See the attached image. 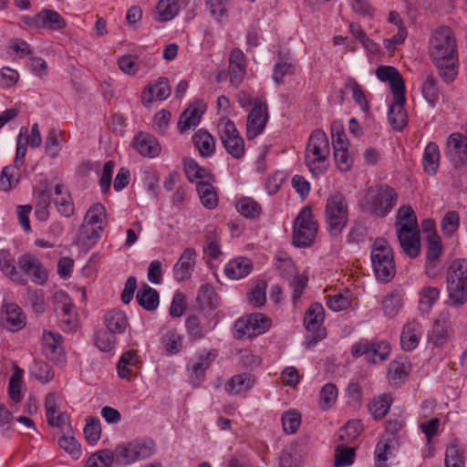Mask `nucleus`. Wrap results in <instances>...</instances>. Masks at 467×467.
Segmentation results:
<instances>
[{"label": "nucleus", "mask_w": 467, "mask_h": 467, "mask_svg": "<svg viewBox=\"0 0 467 467\" xmlns=\"http://www.w3.org/2000/svg\"><path fill=\"white\" fill-rule=\"evenodd\" d=\"M115 336V334L110 333L108 329L99 330L95 335V344L101 351L108 352L116 344Z\"/></svg>", "instance_id": "62"}, {"label": "nucleus", "mask_w": 467, "mask_h": 467, "mask_svg": "<svg viewBox=\"0 0 467 467\" xmlns=\"http://www.w3.org/2000/svg\"><path fill=\"white\" fill-rule=\"evenodd\" d=\"M271 325V319L265 314L253 313L235 321V336L237 338L255 337L265 333Z\"/></svg>", "instance_id": "11"}, {"label": "nucleus", "mask_w": 467, "mask_h": 467, "mask_svg": "<svg viewBox=\"0 0 467 467\" xmlns=\"http://www.w3.org/2000/svg\"><path fill=\"white\" fill-rule=\"evenodd\" d=\"M28 26L37 29H64L67 26L65 19L55 10L43 9L29 18Z\"/></svg>", "instance_id": "18"}, {"label": "nucleus", "mask_w": 467, "mask_h": 467, "mask_svg": "<svg viewBox=\"0 0 467 467\" xmlns=\"http://www.w3.org/2000/svg\"><path fill=\"white\" fill-rule=\"evenodd\" d=\"M400 245L405 254L416 258L420 252V240L419 229H397Z\"/></svg>", "instance_id": "21"}, {"label": "nucleus", "mask_w": 467, "mask_h": 467, "mask_svg": "<svg viewBox=\"0 0 467 467\" xmlns=\"http://www.w3.org/2000/svg\"><path fill=\"white\" fill-rule=\"evenodd\" d=\"M408 375L406 365L400 361H391L388 367L389 379L395 385L403 382Z\"/></svg>", "instance_id": "59"}, {"label": "nucleus", "mask_w": 467, "mask_h": 467, "mask_svg": "<svg viewBox=\"0 0 467 467\" xmlns=\"http://www.w3.org/2000/svg\"><path fill=\"white\" fill-rule=\"evenodd\" d=\"M348 205L345 196L338 192L328 196L325 207V220L330 235L337 236L347 226Z\"/></svg>", "instance_id": "6"}, {"label": "nucleus", "mask_w": 467, "mask_h": 467, "mask_svg": "<svg viewBox=\"0 0 467 467\" xmlns=\"http://www.w3.org/2000/svg\"><path fill=\"white\" fill-rule=\"evenodd\" d=\"M202 110L196 106H191L185 109L180 117L178 129L181 132H185L192 128L196 127L199 122Z\"/></svg>", "instance_id": "43"}, {"label": "nucleus", "mask_w": 467, "mask_h": 467, "mask_svg": "<svg viewBox=\"0 0 467 467\" xmlns=\"http://www.w3.org/2000/svg\"><path fill=\"white\" fill-rule=\"evenodd\" d=\"M330 145L327 134L322 130H315L306 149L305 162L315 176L323 174L327 169Z\"/></svg>", "instance_id": "2"}, {"label": "nucleus", "mask_w": 467, "mask_h": 467, "mask_svg": "<svg viewBox=\"0 0 467 467\" xmlns=\"http://www.w3.org/2000/svg\"><path fill=\"white\" fill-rule=\"evenodd\" d=\"M429 52L441 79L452 82L458 75L457 44L452 31H433Z\"/></svg>", "instance_id": "1"}, {"label": "nucleus", "mask_w": 467, "mask_h": 467, "mask_svg": "<svg viewBox=\"0 0 467 467\" xmlns=\"http://www.w3.org/2000/svg\"><path fill=\"white\" fill-rule=\"evenodd\" d=\"M351 353L354 357H364L371 363L382 362L390 353V345L387 341L370 343L368 340H361L352 346Z\"/></svg>", "instance_id": "13"}, {"label": "nucleus", "mask_w": 467, "mask_h": 467, "mask_svg": "<svg viewBox=\"0 0 467 467\" xmlns=\"http://www.w3.org/2000/svg\"><path fill=\"white\" fill-rule=\"evenodd\" d=\"M184 171L187 179L192 182L213 181L212 174L192 159L184 161Z\"/></svg>", "instance_id": "37"}, {"label": "nucleus", "mask_w": 467, "mask_h": 467, "mask_svg": "<svg viewBox=\"0 0 467 467\" xmlns=\"http://www.w3.org/2000/svg\"><path fill=\"white\" fill-rule=\"evenodd\" d=\"M377 78L382 82H389L394 95L405 93V84L397 68L391 66H380L376 70Z\"/></svg>", "instance_id": "26"}, {"label": "nucleus", "mask_w": 467, "mask_h": 467, "mask_svg": "<svg viewBox=\"0 0 467 467\" xmlns=\"http://www.w3.org/2000/svg\"><path fill=\"white\" fill-rule=\"evenodd\" d=\"M459 224V214L456 212H448L441 223L443 234L451 237L458 230Z\"/></svg>", "instance_id": "63"}, {"label": "nucleus", "mask_w": 467, "mask_h": 467, "mask_svg": "<svg viewBox=\"0 0 467 467\" xmlns=\"http://www.w3.org/2000/svg\"><path fill=\"white\" fill-rule=\"evenodd\" d=\"M448 304L459 307L467 302V260H454L447 271Z\"/></svg>", "instance_id": "4"}, {"label": "nucleus", "mask_w": 467, "mask_h": 467, "mask_svg": "<svg viewBox=\"0 0 467 467\" xmlns=\"http://www.w3.org/2000/svg\"><path fill=\"white\" fill-rule=\"evenodd\" d=\"M331 131L334 151H337V150H348L349 142L344 132L343 127L338 123H333L331 125Z\"/></svg>", "instance_id": "60"}, {"label": "nucleus", "mask_w": 467, "mask_h": 467, "mask_svg": "<svg viewBox=\"0 0 467 467\" xmlns=\"http://www.w3.org/2000/svg\"><path fill=\"white\" fill-rule=\"evenodd\" d=\"M2 272L13 282L18 285H25L26 277L18 270L15 258L7 252L2 251Z\"/></svg>", "instance_id": "35"}, {"label": "nucleus", "mask_w": 467, "mask_h": 467, "mask_svg": "<svg viewBox=\"0 0 467 467\" xmlns=\"http://www.w3.org/2000/svg\"><path fill=\"white\" fill-rule=\"evenodd\" d=\"M54 203L57 212L65 217L73 215L75 209L67 187L57 183L54 188Z\"/></svg>", "instance_id": "29"}, {"label": "nucleus", "mask_w": 467, "mask_h": 467, "mask_svg": "<svg viewBox=\"0 0 467 467\" xmlns=\"http://www.w3.org/2000/svg\"><path fill=\"white\" fill-rule=\"evenodd\" d=\"M441 290L435 286H424L420 292L419 308L422 313H428L439 299Z\"/></svg>", "instance_id": "45"}, {"label": "nucleus", "mask_w": 467, "mask_h": 467, "mask_svg": "<svg viewBox=\"0 0 467 467\" xmlns=\"http://www.w3.org/2000/svg\"><path fill=\"white\" fill-rule=\"evenodd\" d=\"M391 398L387 395L375 397L368 404V410L375 420L384 418L389 410Z\"/></svg>", "instance_id": "46"}, {"label": "nucleus", "mask_w": 467, "mask_h": 467, "mask_svg": "<svg viewBox=\"0 0 467 467\" xmlns=\"http://www.w3.org/2000/svg\"><path fill=\"white\" fill-rule=\"evenodd\" d=\"M132 147L143 157L155 158L161 148L157 139L150 133L140 131L132 140Z\"/></svg>", "instance_id": "20"}, {"label": "nucleus", "mask_w": 467, "mask_h": 467, "mask_svg": "<svg viewBox=\"0 0 467 467\" xmlns=\"http://www.w3.org/2000/svg\"><path fill=\"white\" fill-rule=\"evenodd\" d=\"M237 212L249 219L259 217L262 213L260 204L250 197H243L236 202Z\"/></svg>", "instance_id": "47"}, {"label": "nucleus", "mask_w": 467, "mask_h": 467, "mask_svg": "<svg viewBox=\"0 0 467 467\" xmlns=\"http://www.w3.org/2000/svg\"><path fill=\"white\" fill-rule=\"evenodd\" d=\"M58 445L61 449L69 453L74 459H78L81 455L80 445L71 433L62 434L58 440Z\"/></svg>", "instance_id": "57"}, {"label": "nucleus", "mask_w": 467, "mask_h": 467, "mask_svg": "<svg viewBox=\"0 0 467 467\" xmlns=\"http://www.w3.org/2000/svg\"><path fill=\"white\" fill-rule=\"evenodd\" d=\"M196 300L201 308H213L216 300L213 287L208 284L202 285L198 291Z\"/></svg>", "instance_id": "56"}, {"label": "nucleus", "mask_w": 467, "mask_h": 467, "mask_svg": "<svg viewBox=\"0 0 467 467\" xmlns=\"http://www.w3.org/2000/svg\"><path fill=\"white\" fill-rule=\"evenodd\" d=\"M393 441L389 438L379 440L375 449V466L376 467H388L387 460L388 454L391 450Z\"/></svg>", "instance_id": "55"}, {"label": "nucleus", "mask_w": 467, "mask_h": 467, "mask_svg": "<svg viewBox=\"0 0 467 467\" xmlns=\"http://www.w3.org/2000/svg\"><path fill=\"white\" fill-rule=\"evenodd\" d=\"M192 141L202 157H210L215 150V140L206 130H199L192 136Z\"/></svg>", "instance_id": "36"}, {"label": "nucleus", "mask_w": 467, "mask_h": 467, "mask_svg": "<svg viewBox=\"0 0 467 467\" xmlns=\"http://www.w3.org/2000/svg\"><path fill=\"white\" fill-rule=\"evenodd\" d=\"M228 73L232 86L238 88L246 73L245 56L240 48H234L229 55Z\"/></svg>", "instance_id": "19"}, {"label": "nucleus", "mask_w": 467, "mask_h": 467, "mask_svg": "<svg viewBox=\"0 0 467 467\" xmlns=\"http://www.w3.org/2000/svg\"><path fill=\"white\" fill-rule=\"evenodd\" d=\"M182 8L181 0H159L156 5L155 18L161 22L172 20Z\"/></svg>", "instance_id": "32"}, {"label": "nucleus", "mask_w": 467, "mask_h": 467, "mask_svg": "<svg viewBox=\"0 0 467 467\" xmlns=\"http://www.w3.org/2000/svg\"><path fill=\"white\" fill-rule=\"evenodd\" d=\"M317 223L314 220L310 206H305L296 216L293 228V244L296 247H309L317 234Z\"/></svg>", "instance_id": "8"}, {"label": "nucleus", "mask_w": 467, "mask_h": 467, "mask_svg": "<svg viewBox=\"0 0 467 467\" xmlns=\"http://www.w3.org/2000/svg\"><path fill=\"white\" fill-rule=\"evenodd\" d=\"M253 263L247 257H237L227 263L224 273L227 277L238 280L247 276L253 270Z\"/></svg>", "instance_id": "31"}, {"label": "nucleus", "mask_w": 467, "mask_h": 467, "mask_svg": "<svg viewBox=\"0 0 467 467\" xmlns=\"http://www.w3.org/2000/svg\"><path fill=\"white\" fill-rule=\"evenodd\" d=\"M218 135L226 152L235 160L245 154L244 140L235 124L229 119H221L217 125Z\"/></svg>", "instance_id": "9"}, {"label": "nucleus", "mask_w": 467, "mask_h": 467, "mask_svg": "<svg viewBox=\"0 0 467 467\" xmlns=\"http://www.w3.org/2000/svg\"><path fill=\"white\" fill-rule=\"evenodd\" d=\"M62 133L57 130H50L46 138L45 149L47 154L51 158H57L61 150L60 137Z\"/></svg>", "instance_id": "58"}, {"label": "nucleus", "mask_w": 467, "mask_h": 467, "mask_svg": "<svg viewBox=\"0 0 467 467\" xmlns=\"http://www.w3.org/2000/svg\"><path fill=\"white\" fill-rule=\"evenodd\" d=\"M156 445L152 439L142 438L121 443L115 449L116 462L129 465L137 461L145 460L154 454Z\"/></svg>", "instance_id": "7"}, {"label": "nucleus", "mask_w": 467, "mask_h": 467, "mask_svg": "<svg viewBox=\"0 0 467 467\" xmlns=\"http://www.w3.org/2000/svg\"><path fill=\"white\" fill-rule=\"evenodd\" d=\"M103 323L106 328L112 334L121 335L130 327L126 313L119 309H111L105 313Z\"/></svg>", "instance_id": "28"}, {"label": "nucleus", "mask_w": 467, "mask_h": 467, "mask_svg": "<svg viewBox=\"0 0 467 467\" xmlns=\"http://www.w3.org/2000/svg\"><path fill=\"white\" fill-rule=\"evenodd\" d=\"M196 260V251L193 248H186L173 266V275L178 282L190 279Z\"/></svg>", "instance_id": "23"}, {"label": "nucleus", "mask_w": 467, "mask_h": 467, "mask_svg": "<svg viewBox=\"0 0 467 467\" xmlns=\"http://www.w3.org/2000/svg\"><path fill=\"white\" fill-rule=\"evenodd\" d=\"M216 357L217 351L214 349H203L196 354L194 358L187 365L191 384L196 387L204 380L205 371L210 368Z\"/></svg>", "instance_id": "15"}, {"label": "nucleus", "mask_w": 467, "mask_h": 467, "mask_svg": "<svg viewBox=\"0 0 467 467\" xmlns=\"http://www.w3.org/2000/svg\"><path fill=\"white\" fill-rule=\"evenodd\" d=\"M171 95V88L166 78H160L153 84L148 85L141 92V101L149 107L154 100H164Z\"/></svg>", "instance_id": "22"}, {"label": "nucleus", "mask_w": 467, "mask_h": 467, "mask_svg": "<svg viewBox=\"0 0 467 467\" xmlns=\"http://www.w3.org/2000/svg\"><path fill=\"white\" fill-rule=\"evenodd\" d=\"M26 325V317L22 308L16 304H7L5 317H2V327L8 331L17 332Z\"/></svg>", "instance_id": "25"}, {"label": "nucleus", "mask_w": 467, "mask_h": 467, "mask_svg": "<svg viewBox=\"0 0 467 467\" xmlns=\"http://www.w3.org/2000/svg\"><path fill=\"white\" fill-rule=\"evenodd\" d=\"M403 305L402 295L399 291H392L382 300L385 316L394 317L398 315Z\"/></svg>", "instance_id": "48"}, {"label": "nucleus", "mask_w": 467, "mask_h": 467, "mask_svg": "<svg viewBox=\"0 0 467 467\" xmlns=\"http://www.w3.org/2000/svg\"><path fill=\"white\" fill-rule=\"evenodd\" d=\"M337 398V389L335 384H325L319 392V406L323 410H329Z\"/></svg>", "instance_id": "54"}, {"label": "nucleus", "mask_w": 467, "mask_h": 467, "mask_svg": "<svg viewBox=\"0 0 467 467\" xmlns=\"http://www.w3.org/2000/svg\"><path fill=\"white\" fill-rule=\"evenodd\" d=\"M446 467H464V457L457 445H451L447 448L445 454Z\"/></svg>", "instance_id": "64"}, {"label": "nucleus", "mask_w": 467, "mask_h": 467, "mask_svg": "<svg viewBox=\"0 0 467 467\" xmlns=\"http://www.w3.org/2000/svg\"><path fill=\"white\" fill-rule=\"evenodd\" d=\"M300 423L301 415L296 410L286 411L282 416L283 429L287 434L296 433Z\"/></svg>", "instance_id": "61"}, {"label": "nucleus", "mask_w": 467, "mask_h": 467, "mask_svg": "<svg viewBox=\"0 0 467 467\" xmlns=\"http://www.w3.org/2000/svg\"><path fill=\"white\" fill-rule=\"evenodd\" d=\"M405 93L393 96V101L388 111V119L393 129L401 130L407 124L408 116L404 109Z\"/></svg>", "instance_id": "24"}, {"label": "nucleus", "mask_w": 467, "mask_h": 467, "mask_svg": "<svg viewBox=\"0 0 467 467\" xmlns=\"http://www.w3.org/2000/svg\"><path fill=\"white\" fill-rule=\"evenodd\" d=\"M136 299L140 306L149 311L156 309L159 306L158 292L147 284H143L140 287Z\"/></svg>", "instance_id": "39"}, {"label": "nucleus", "mask_w": 467, "mask_h": 467, "mask_svg": "<svg viewBox=\"0 0 467 467\" xmlns=\"http://www.w3.org/2000/svg\"><path fill=\"white\" fill-rule=\"evenodd\" d=\"M363 431V424L360 420H350L346 423L338 431V438L344 443L352 442Z\"/></svg>", "instance_id": "53"}, {"label": "nucleus", "mask_w": 467, "mask_h": 467, "mask_svg": "<svg viewBox=\"0 0 467 467\" xmlns=\"http://www.w3.org/2000/svg\"><path fill=\"white\" fill-rule=\"evenodd\" d=\"M183 337L176 329L167 330L161 337V343L168 355H176L182 350Z\"/></svg>", "instance_id": "41"}, {"label": "nucleus", "mask_w": 467, "mask_h": 467, "mask_svg": "<svg viewBox=\"0 0 467 467\" xmlns=\"http://www.w3.org/2000/svg\"><path fill=\"white\" fill-rule=\"evenodd\" d=\"M398 194L394 189L388 185H376L370 187L361 206L363 210L377 217L386 216L396 205Z\"/></svg>", "instance_id": "5"}, {"label": "nucleus", "mask_w": 467, "mask_h": 467, "mask_svg": "<svg viewBox=\"0 0 467 467\" xmlns=\"http://www.w3.org/2000/svg\"><path fill=\"white\" fill-rule=\"evenodd\" d=\"M440 149L435 142H429L424 149L422 165L429 175H435L440 165Z\"/></svg>", "instance_id": "33"}, {"label": "nucleus", "mask_w": 467, "mask_h": 467, "mask_svg": "<svg viewBox=\"0 0 467 467\" xmlns=\"http://www.w3.org/2000/svg\"><path fill=\"white\" fill-rule=\"evenodd\" d=\"M397 229H419L415 213L410 206H402L398 211Z\"/></svg>", "instance_id": "52"}, {"label": "nucleus", "mask_w": 467, "mask_h": 467, "mask_svg": "<svg viewBox=\"0 0 467 467\" xmlns=\"http://www.w3.org/2000/svg\"><path fill=\"white\" fill-rule=\"evenodd\" d=\"M421 326L417 321L408 322L402 328L400 334V346L405 351H412L415 349L421 338Z\"/></svg>", "instance_id": "27"}, {"label": "nucleus", "mask_w": 467, "mask_h": 467, "mask_svg": "<svg viewBox=\"0 0 467 467\" xmlns=\"http://www.w3.org/2000/svg\"><path fill=\"white\" fill-rule=\"evenodd\" d=\"M103 232L104 230L100 226L95 227L82 223L76 237V243L82 248L88 250L99 242Z\"/></svg>", "instance_id": "30"}, {"label": "nucleus", "mask_w": 467, "mask_h": 467, "mask_svg": "<svg viewBox=\"0 0 467 467\" xmlns=\"http://www.w3.org/2000/svg\"><path fill=\"white\" fill-rule=\"evenodd\" d=\"M113 462H116L115 451L101 450L88 458L85 467H110Z\"/></svg>", "instance_id": "49"}, {"label": "nucleus", "mask_w": 467, "mask_h": 467, "mask_svg": "<svg viewBox=\"0 0 467 467\" xmlns=\"http://www.w3.org/2000/svg\"><path fill=\"white\" fill-rule=\"evenodd\" d=\"M139 363V356L135 350L130 349L125 351L117 365L118 374L121 379H128L131 374V370L128 366H136Z\"/></svg>", "instance_id": "50"}, {"label": "nucleus", "mask_w": 467, "mask_h": 467, "mask_svg": "<svg viewBox=\"0 0 467 467\" xmlns=\"http://www.w3.org/2000/svg\"><path fill=\"white\" fill-rule=\"evenodd\" d=\"M42 347L45 356L55 363L65 361V352L62 347V337L58 333L44 331Z\"/></svg>", "instance_id": "17"}, {"label": "nucleus", "mask_w": 467, "mask_h": 467, "mask_svg": "<svg viewBox=\"0 0 467 467\" xmlns=\"http://www.w3.org/2000/svg\"><path fill=\"white\" fill-rule=\"evenodd\" d=\"M325 310L321 304L313 303L306 312L304 326L307 331L306 342L308 348L315 346L326 337V328L323 327Z\"/></svg>", "instance_id": "10"}, {"label": "nucleus", "mask_w": 467, "mask_h": 467, "mask_svg": "<svg viewBox=\"0 0 467 467\" xmlns=\"http://www.w3.org/2000/svg\"><path fill=\"white\" fill-rule=\"evenodd\" d=\"M14 368L15 371L9 379L7 392L10 400L15 403H18L24 397L22 392L24 370L19 368L16 364L14 365Z\"/></svg>", "instance_id": "42"}, {"label": "nucleus", "mask_w": 467, "mask_h": 467, "mask_svg": "<svg viewBox=\"0 0 467 467\" xmlns=\"http://www.w3.org/2000/svg\"><path fill=\"white\" fill-rule=\"evenodd\" d=\"M254 379L251 374L243 373L233 376L225 384V390L234 395L246 392L253 388Z\"/></svg>", "instance_id": "34"}, {"label": "nucleus", "mask_w": 467, "mask_h": 467, "mask_svg": "<svg viewBox=\"0 0 467 467\" xmlns=\"http://www.w3.org/2000/svg\"><path fill=\"white\" fill-rule=\"evenodd\" d=\"M18 264L25 276L30 277L33 283L44 285L47 281L48 272L35 255L25 254L19 257Z\"/></svg>", "instance_id": "16"}, {"label": "nucleus", "mask_w": 467, "mask_h": 467, "mask_svg": "<svg viewBox=\"0 0 467 467\" xmlns=\"http://www.w3.org/2000/svg\"><path fill=\"white\" fill-rule=\"evenodd\" d=\"M445 155L451 165L462 169L467 164V138L460 132L451 133L446 140Z\"/></svg>", "instance_id": "14"}, {"label": "nucleus", "mask_w": 467, "mask_h": 467, "mask_svg": "<svg viewBox=\"0 0 467 467\" xmlns=\"http://www.w3.org/2000/svg\"><path fill=\"white\" fill-rule=\"evenodd\" d=\"M83 223L91 226H100L105 230L107 224V214L105 207L100 203H95L87 211Z\"/></svg>", "instance_id": "44"}, {"label": "nucleus", "mask_w": 467, "mask_h": 467, "mask_svg": "<svg viewBox=\"0 0 467 467\" xmlns=\"http://www.w3.org/2000/svg\"><path fill=\"white\" fill-rule=\"evenodd\" d=\"M268 121V107L265 99L257 98L250 110L246 120V137L254 140L260 135Z\"/></svg>", "instance_id": "12"}, {"label": "nucleus", "mask_w": 467, "mask_h": 467, "mask_svg": "<svg viewBox=\"0 0 467 467\" xmlns=\"http://www.w3.org/2000/svg\"><path fill=\"white\" fill-rule=\"evenodd\" d=\"M370 258L376 279L381 283L390 282L396 275V265L392 248L385 239H375Z\"/></svg>", "instance_id": "3"}, {"label": "nucleus", "mask_w": 467, "mask_h": 467, "mask_svg": "<svg viewBox=\"0 0 467 467\" xmlns=\"http://www.w3.org/2000/svg\"><path fill=\"white\" fill-rule=\"evenodd\" d=\"M36 198L35 214L39 221H46L49 216L50 192L45 189L38 190Z\"/></svg>", "instance_id": "51"}, {"label": "nucleus", "mask_w": 467, "mask_h": 467, "mask_svg": "<svg viewBox=\"0 0 467 467\" xmlns=\"http://www.w3.org/2000/svg\"><path fill=\"white\" fill-rule=\"evenodd\" d=\"M185 328L188 335V339L192 342L201 340L212 330L208 326H205L194 315L189 316L185 320Z\"/></svg>", "instance_id": "38"}, {"label": "nucleus", "mask_w": 467, "mask_h": 467, "mask_svg": "<svg viewBox=\"0 0 467 467\" xmlns=\"http://www.w3.org/2000/svg\"><path fill=\"white\" fill-rule=\"evenodd\" d=\"M202 204L209 210L214 209L218 204V196L212 182H199L196 185Z\"/></svg>", "instance_id": "40"}]
</instances>
